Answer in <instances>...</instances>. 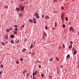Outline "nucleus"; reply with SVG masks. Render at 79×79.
<instances>
[{"instance_id":"f257e3e1","label":"nucleus","mask_w":79,"mask_h":79,"mask_svg":"<svg viewBox=\"0 0 79 79\" xmlns=\"http://www.w3.org/2000/svg\"><path fill=\"white\" fill-rule=\"evenodd\" d=\"M4 37L5 38V39H8V36L7 35H6Z\"/></svg>"},{"instance_id":"f03ea898","label":"nucleus","mask_w":79,"mask_h":79,"mask_svg":"<svg viewBox=\"0 0 79 79\" xmlns=\"http://www.w3.org/2000/svg\"><path fill=\"white\" fill-rule=\"evenodd\" d=\"M77 51H74V55H76V53H77Z\"/></svg>"},{"instance_id":"7ed1b4c3","label":"nucleus","mask_w":79,"mask_h":79,"mask_svg":"<svg viewBox=\"0 0 79 79\" xmlns=\"http://www.w3.org/2000/svg\"><path fill=\"white\" fill-rule=\"evenodd\" d=\"M16 44H17V43H19V40H16L15 41Z\"/></svg>"},{"instance_id":"20e7f679","label":"nucleus","mask_w":79,"mask_h":79,"mask_svg":"<svg viewBox=\"0 0 79 79\" xmlns=\"http://www.w3.org/2000/svg\"><path fill=\"white\" fill-rule=\"evenodd\" d=\"M10 37L11 38H14V37H15V35H11Z\"/></svg>"},{"instance_id":"39448f33","label":"nucleus","mask_w":79,"mask_h":79,"mask_svg":"<svg viewBox=\"0 0 79 79\" xmlns=\"http://www.w3.org/2000/svg\"><path fill=\"white\" fill-rule=\"evenodd\" d=\"M49 18H49V17H48V16H46L45 17V19H49Z\"/></svg>"},{"instance_id":"423d86ee","label":"nucleus","mask_w":79,"mask_h":79,"mask_svg":"<svg viewBox=\"0 0 79 79\" xmlns=\"http://www.w3.org/2000/svg\"><path fill=\"white\" fill-rule=\"evenodd\" d=\"M24 6H23V7H22L21 8V11H23V10H24Z\"/></svg>"},{"instance_id":"0eeeda50","label":"nucleus","mask_w":79,"mask_h":79,"mask_svg":"<svg viewBox=\"0 0 79 79\" xmlns=\"http://www.w3.org/2000/svg\"><path fill=\"white\" fill-rule=\"evenodd\" d=\"M29 21L30 22V23H33V21H32V20L31 19L29 20Z\"/></svg>"},{"instance_id":"6e6552de","label":"nucleus","mask_w":79,"mask_h":79,"mask_svg":"<svg viewBox=\"0 0 79 79\" xmlns=\"http://www.w3.org/2000/svg\"><path fill=\"white\" fill-rule=\"evenodd\" d=\"M39 15V14H38L37 13H35L34 14V15L35 16H37V15Z\"/></svg>"},{"instance_id":"1a4fd4ad","label":"nucleus","mask_w":79,"mask_h":79,"mask_svg":"<svg viewBox=\"0 0 79 79\" xmlns=\"http://www.w3.org/2000/svg\"><path fill=\"white\" fill-rule=\"evenodd\" d=\"M33 48V45H32V44H31V47H30V49L32 48Z\"/></svg>"},{"instance_id":"9d476101","label":"nucleus","mask_w":79,"mask_h":79,"mask_svg":"<svg viewBox=\"0 0 79 79\" xmlns=\"http://www.w3.org/2000/svg\"><path fill=\"white\" fill-rule=\"evenodd\" d=\"M72 45L71 44H70L69 47V48H71V47H72Z\"/></svg>"},{"instance_id":"9b49d317","label":"nucleus","mask_w":79,"mask_h":79,"mask_svg":"<svg viewBox=\"0 0 79 79\" xmlns=\"http://www.w3.org/2000/svg\"><path fill=\"white\" fill-rule=\"evenodd\" d=\"M69 57H70V55H67V58H69Z\"/></svg>"},{"instance_id":"f8f14e48","label":"nucleus","mask_w":79,"mask_h":79,"mask_svg":"<svg viewBox=\"0 0 79 79\" xmlns=\"http://www.w3.org/2000/svg\"><path fill=\"white\" fill-rule=\"evenodd\" d=\"M73 27H70V30L71 31L72 30H73Z\"/></svg>"},{"instance_id":"ddd939ff","label":"nucleus","mask_w":79,"mask_h":79,"mask_svg":"<svg viewBox=\"0 0 79 79\" xmlns=\"http://www.w3.org/2000/svg\"><path fill=\"white\" fill-rule=\"evenodd\" d=\"M26 71H27L26 70H24L23 73V74H24L25 73H26Z\"/></svg>"},{"instance_id":"4468645a","label":"nucleus","mask_w":79,"mask_h":79,"mask_svg":"<svg viewBox=\"0 0 79 79\" xmlns=\"http://www.w3.org/2000/svg\"><path fill=\"white\" fill-rule=\"evenodd\" d=\"M2 44L3 45H5V44L3 42H1Z\"/></svg>"},{"instance_id":"2eb2a0df","label":"nucleus","mask_w":79,"mask_h":79,"mask_svg":"<svg viewBox=\"0 0 79 79\" xmlns=\"http://www.w3.org/2000/svg\"><path fill=\"white\" fill-rule=\"evenodd\" d=\"M39 15L38 14V15H37V16H36V18H38V19H39Z\"/></svg>"},{"instance_id":"dca6fc26","label":"nucleus","mask_w":79,"mask_h":79,"mask_svg":"<svg viewBox=\"0 0 79 79\" xmlns=\"http://www.w3.org/2000/svg\"><path fill=\"white\" fill-rule=\"evenodd\" d=\"M55 27H56V26H57V23L55 22Z\"/></svg>"},{"instance_id":"f3484780","label":"nucleus","mask_w":79,"mask_h":79,"mask_svg":"<svg viewBox=\"0 0 79 79\" xmlns=\"http://www.w3.org/2000/svg\"><path fill=\"white\" fill-rule=\"evenodd\" d=\"M4 8H6V9H7L8 8V7L7 6H4Z\"/></svg>"},{"instance_id":"a211bd4d","label":"nucleus","mask_w":79,"mask_h":79,"mask_svg":"<svg viewBox=\"0 0 79 79\" xmlns=\"http://www.w3.org/2000/svg\"><path fill=\"white\" fill-rule=\"evenodd\" d=\"M26 49H23V50L22 51V52H23L24 53V52H25V51H26Z\"/></svg>"},{"instance_id":"6ab92c4d","label":"nucleus","mask_w":79,"mask_h":79,"mask_svg":"<svg viewBox=\"0 0 79 79\" xmlns=\"http://www.w3.org/2000/svg\"><path fill=\"white\" fill-rule=\"evenodd\" d=\"M64 14H62L61 17H64Z\"/></svg>"},{"instance_id":"aec40b11","label":"nucleus","mask_w":79,"mask_h":79,"mask_svg":"<svg viewBox=\"0 0 79 79\" xmlns=\"http://www.w3.org/2000/svg\"><path fill=\"white\" fill-rule=\"evenodd\" d=\"M11 44H13V43H14V41L12 40L11 41Z\"/></svg>"},{"instance_id":"412c9836","label":"nucleus","mask_w":79,"mask_h":79,"mask_svg":"<svg viewBox=\"0 0 79 79\" xmlns=\"http://www.w3.org/2000/svg\"><path fill=\"white\" fill-rule=\"evenodd\" d=\"M41 76L42 77H44V75L43 74H41Z\"/></svg>"},{"instance_id":"4be33fe9","label":"nucleus","mask_w":79,"mask_h":79,"mask_svg":"<svg viewBox=\"0 0 79 79\" xmlns=\"http://www.w3.org/2000/svg\"><path fill=\"white\" fill-rule=\"evenodd\" d=\"M14 34H17V31H14Z\"/></svg>"},{"instance_id":"5701e85b","label":"nucleus","mask_w":79,"mask_h":79,"mask_svg":"<svg viewBox=\"0 0 79 79\" xmlns=\"http://www.w3.org/2000/svg\"><path fill=\"white\" fill-rule=\"evenodd\" d=\"M19 16H20V17H21V16H22V13H20L19 14Z\"/></svg>"},{"instance_id":"b1692460","label":"nucleus","mask_w":79,"mask_h":79,"mask_svg":"<svg viewBox=\"0 0 79 79\" xmlns=\"http://www.w3.org/2000/svg\"><path fill=\"white\" fill-rule=\"evenodd\" d=\"M63 48H65V45H64V44H63L62 45Z\"/></svg>"},{"instance_id":"393cba45","label":"nucleus","mask_w":79,"mask_h":79,"mask_svg":"<svg viewBox=\"0 0 79 79\" xmlns=\"http://www.w3.org/2000/svg\"><path fill=\"white\" fill-rule=\"evenodd\" d=\"M65 20H66V21H68V17H66L65 18Z\"/></svg>"},{"instance_id":"a878e982","label":"nucleus","mask_w":79,"mask_h":79,"mask_svg":"<svg viewBox=\"0 0 79 79\" xmlns=\"http://www.w3.org/2000/svg\"><path fill=\"white\" fill-rule=\"evenodd\" d=\"M6 31L7 32H10V30H9V29H7Z\"/></svg>"},{"instance_id":"bb28decb","label":"nucleus","mask_w":79,"mask_h":79,"mask_svg":"<svg viewBox=\"0 0 79 79\" xmlns=\"http://www.w3.org/2000/svg\"><path fill=\"white\" fill-rule=\"evenodd\" d=\"M45 29H46V30H47V29H48V28H47V26H46L45 27Z\"/></svg>"},{"instance_id":"cd10ccee","label":"nucleus","mask_w":79,"mask_h":79,"mask_svg":"<svg viewBox=\"0 0 79 79\" xmlns=\"http://www.w3.org/2000/svg\"><path fill=\"white\" fill-rule=\"evenodd\" d=\"M37 73V71H36L35 73V74H36Z\"/></svg>"},{"instance_id":"c85d7f7f","label":"nucleus","mask_w":79,"mask_h":79,"mask_svg":"<svg viewBox=\"0 0 79 79\" xmlns=\"http://www.w3.org/2000/svg\"><path fill=\"white\" fill-rule=\"evenodd\" d=\"M53 2H57V0H54Z\"/></svg>"},{"instance_id":"c756f323","label":"nucleus","mask_w":79,"mask_h":79,"mask_svg":"<svg viewBox=\"0 0 79 79\" xmlns=\"http://www.w3.org/2000/svg\"><path fill=\"white\" fill-rule=\"evenodd\" d=\"M61 18H62V19L63 21V20H64V17H61Z\"/></svg>"},{"instance_id":"7c9ffc66","label":"nucleus","mask_w":79,"mask_h":79,"mask_svg":"<svg viewBox=\"0 0 79 79\" xmlns=\"http://www.w3.org/2000/svg\"><path fill=\"white\" fill-rule=\"evenodd\" d=\"M14 27H18L17 26V25H14Z\"/></svg>"},{"instance_id":"2f4dec72","label":"nucleus","mask_w":79,"mask_h":79,"mask_svg":"<svg viewBox=\"0 0 79 79\" xmlns=\"http://www.w3.org/2000/svg\"><path fill=\"white\" fill-rule=\"evenodd\" d=\"M33 21H35V19L34 18H33Z\"/></svg>"},{"instance_id":"473e14b6","label":"nucleus","mask_w":79,"mask_h":79,"mask_svg":"<svg viewBox=\"0 0 79 79\" xmlns=\"http://www.w3.org/2000/svg\"><path fill=\"white\" fill-rule=\"evenodd\" d=\"M16 63L17 64H19V61H16Z\"/></svg>"},{"instance_id":"72a5a7b5","label":"nucleus","mask_w":79,"mask_h":79,"mask_svg":"<svg viewBox=\"0 0 79 79\" xmlns=\"http://www.w3.org/2000/svg\"><path fill=\"white\" fill-rule=\"evenodd\" d=\"M1 67H2V68H3V66L2 64H1Z\"/></svg>"},{"instance_id":"f704fd0d","label":"nucleus","mask_w":79,"mask_h":79,"mask_svg":"<svg viewBox=\"0 0 79 79\" xmlns=\"http://www.w3.org/2000/svg\"><path fill=\"white\" fill-rule=\"evenodd\" d=\"M56 59L57 60V61H59V59L58 58L56 57Z\"/></svg>"},{"instance_id":"c9c22d12","label":"nucleus","mask_w":79,"mask_h":79,"mask_svg":"<svg viewBox=\"0 0 79 79\" xmlns=\"http://www.w3.org/2000/svg\"><path fill=\"white\" fill-rule=\"evenodd\" d=\"M15 31H18V28H15Z\"/></svg>"},{"instance_id":"e433bc0d","label":"nucleus","mask_w":79,"mask_h":79,"mask_svg":"<svg viewBox=\"0 0 79 79\" xmlns=\"http://www.w3.org/2000/svg\"><path fill=\"white\" fill-rule=\"evenodd\" d=\"M63 27H65V25H64L63 24Z\"/></svg>"},{"instance_id":"4c0bfd02","label":"nucleus","mask_w":79,"mask_h":79,"mask_svg":"<svg viewBox=\"0 0 79 79\" xmlns=\"http://www.w3.org/2000/svg\"><path fill=\"white\" fill-rule=\"evenodd\" d=\"M29 73H28L27 75V77H28V76H29Z\"/></svg>"},{"instance_id":"58836bf2","label":"nucleus","mask_w":79,"mask_h":79,"mask_svg":"<svg viewBox=\"0 0 79 79\" xmlns=\"http://www.w3.org/2000/svg\"><path fill=\"white\" fill-rule=\"evenodd\" d=\"M20 60L21 61H23V59L22 58H20Z\"/></svg>"},{"instance_id":"ea45409f","label":"nucleus","mask_w":79,"mask_h":79,"mask_svg":"<svg viewBox=\"0 0 79 79\" xmlns=\"http://www.w3.org/2000/svg\"><path fill=\"white\" fill-rule=\"evenodd\" d=\"M52 59H50V61H52Z\"/></svg>"},{"instance_id":"a19ab883","label":"nucleus","mask_w":79,"mask_h":79,"mask_svg":"<svg viewBox=\"0 0 79 79\" xmlns=\"http://www.w3.org/2000/svg\"><path fill=\"white\" fill-rule=\"evenodd\" d=\"M33 76H35V73H33Z\"/></svg>"},{"instance_id":"79ce46f5","label":"nucleus","mask_w":79,"mask_h":79,"mask_svg":"<svg viewBox=\"0 0 79 79\" xmlns=\"http://www.w3.org/2000/svg\"><path fill=\"white\" fill-rule=\"evenodd\" d=\"M38 62L39 63H42L41 61H40L39 60H38Z\"/></svg>"},{"instance_id":"37998d69","label":"nucleus","mask_w":79,"mask_h":79,"mask_svg":"<svg viewBox=\"0 0 79 79\" xmlns=\"http://www.w3.org/2000/svg\"><path fill=\"white\" fill-rule=\"evenodd\" d=\"M75 50V48H73L72 49L73 51H74Z\"/></svg>"},{"instance_id":"c03bdc74","label":"nucleus","mask_w":79,"mask_h":79,"mask_svg":"<svg viewBox=\"0 0 79 79\" xmlns=\"http://www.w3.org/2000/svg\"><path fill=\"white\" fill-rule=\"evenodd\" d=\"M39 68H41V66H40V65H39Z\"/></svg>"},{"instance_id":"a18cd8bd","label":"nucleus","mask_w":79,"mask_h":79,"mask_svg":"<svg viewBox=\"0 0 79 79\" xmlns=\"http://www.w3.org/2000/svg\"><path fill=\"white\" fill-rule=\"evenodd\" d=\"M61 68H63V65H61L60 66Z\"/></svg>"},{"instance_id":"49530a36","label":"nucleus","mask_w":79,"mask_h":79,"mask_svg":"<svg viewBox=\"0 0 79 79\" xmlns=\"http://www.w3.org/2000/svg\"><path fill=\"white\" fill-rule=\"evenodd\" d=\"M24 27V25H23L22 26V27Z\"/></svg>"},{"instance_id":"de8ad7c7","label":"nucleus","mask_w":79,"mask_h":79,"mask_svg":"<svg viewBox=\"0 0 79 79\" xmlns=\"http://www.w3.org/2000/svg\"><path fill=\"white\" fill-rule=\"evenodd\" d=\"M9 29L10 31H11V29H12V28H10Z\"/></svg>"},{"instance_id":"09e8293b","label":"nucleus","mask_w":79,"mask_h":79,"mask_svg":"<svg viewBox=\"0 0 79 79\" xmlns=\"http://www.w3.org/2000/svg\"><path fill=\"white\" fill-rule=\"evenodd\" d=\"M2 71H1L0 72V75L2 74Z\"/></svg>"},{"instance_id":"8fccbe9b","label":"nucleus","mask_w":79,"mask_h":79,"mask_svg":"<svg viewBox=\"0 0 79 79\" xmlns=\"http://www.w3.org/2000/svg\"><path fill=\"white\" fill-rule=\"evenodd\" d=\"M70 43L71 44H73V42H71V41L70 42Z\"/></svg>"},{"instance_id":"3c124183","label":"nucleus","mask_w":79,"mask_h":79,"mask_svg":"<svg viewBox=\"0 0 79 79\" xmlns=\"http://www.w3.org/2000/svg\"><path fill=\"white\" fill-rule=\"evenodd\" d=\"M61 48H62L60 46V49H61Z\"/></svg>"},{"instance_id":"603ef678","label":"nucleus","mask_w":79,"mask_h":79,"mask_svg":"<svg viewBox=\"0 0 79 79\" xmlns=\"http://www.w3.org/2000/svg\"><path fill=\"white\" fill-rule=\"evenodd\" d=\"M37 23V22H36V21H35L34 23H35H35Z\"/></svg>"},{"instance_id":"864d4df0","label":"nucleus","mask_w":79,"mask_h":79,"mask_svg":"<svg viewBox=\"0 0 79 79\" xmlns=\"http://www.w3.org/2000/svg\"><path fill=\"white\" fill-rule=\"evenodd\" d=\"M44 15H42V18H44Z\"/></svg>"},{"instance_id":"5fc2aeb1","label":"nucleus","mask_w":79,"mask_h":79,"mask_svg":"<svg viewBox=\"0 0 79 79\" xmlns=\"http://www.w3.org/2000/svg\"><path fill=\"white\" fill-rule=\"evenodd\" d=\"M49 77H50V78L52 79V77L51 76H50Z\"/></svg>"},{"instance_id":"6e6d98bb","label":"nucleus","mask_w":79,"mask_h":79,"mask_svg":"<svg viewBox=\"0 0 79 79\" xmlns=\"http://www.w3.org/2000/svg\"><path fill=\"white\" fill-rule=\"evenodd\" d=\"M17 11H19V9L18 8V9L17 10Z\"/></svg>"},{"instance_id":"4d7b16f0","label":"nucleus","mask_w":79,"mask_h":79,"mask_svg":"<svg viewBox=\"0 0 79 79\" xmlns=\"http://www.w3.org/2000/svg\"><path fill=\"white\" fill-rule=\"evenodd\" d=\"M61 9L62 10H63V9H64V8L63 7H61Z\"/></svg>"},{"instance_id":"13d9d810","label":"nucleus","mask_w":79,"mask_h":79,"mask_svg":"<svg viewBox=\"0 0 79 79\" xmlns=\"http://www.w3.org/2000/svg\"><path fill=\"white\" fill-rule=\"evenodd\" d=\"M33 79H35V77H33Z\"/></svg>"},{"instance_id":"bf43d9fd","label":"nucleus","mask_w":79,"mask_h":79,"mask_svg":"<svg viewBox=\"0 0 79 79\" xmlns=\"http://www.w3.org/2000/svg\"><path fill=\"white\" fill-rule=\"evenodd\" d=\"M30 77L31 78H32V76L31 75Z\"/></svg>"},{"instance_id":"052dcab7","label":"nucleus","mask_w":79,"mask_h":79,"mask_svg":"<svg viewBox=\"0 0 79 79\" xmlns=\"http://www.w3.org/2000/svg\"><path fill=\"white\" fill-rule=\"evenodd\" d=\"M22 28H23V27H20V29H22Z\"/></svg>"},{"instance_id":"680f3d73","label":"nucleus","mask_w":79,"mask_h":79,"mask_svg":"<svg viewBox=\"0 0 79 79\" xmlns=\"http://www.w3.org/2000/svg\"><path fill=\"white\" fill-rule=\"evenodd\" d=\"M29 53H30V54L31 53V55H32V53H31V52H29Z\"/></svg>"},{"instance_id":"e2e57ef3","label":"nucleus","mask_w":79,"mask_h":79,"mask_svg":"<svg viewBox=\"0 0 79 79\" xmlns=\"http://www.w3.org/2000/svg\"><path fill=\"white\" fill-rule=\"evenodd\" d=\"M2 61H0V64H1V63H2Z\"/></svg>"},{"instance_id":"0e129e2a","label":"nucleus","mask_w":79,"mask_h":79,"mask_svg":"<svg viewBox=\"0 0 79 79\" xmlns=\"http://www.w3.org/2000/svg\"><path fill=\"white\" fill-rule=\"evenodd\" d=\"M18 8H16V10H18Z\"/></svg>"},{"instance_id":"69168bd1","label":"nucleus","mask_w":79,"mask_h":79,"mask_svg":"<svg viewBox=\"0 0 79 79\" xmlns=\"http://www.w3.org/2000/svg\"><path fill=\"white\" fill-rule=\"evenodd\" d=\"M78 67H79V63H78Z\"/></svg>"},{"instance_id":"338daca9","label":"nucleus","mask_w":79,"mask_h":79,"mask_svg":"<svg viewBox=\"0 0 79 79\" xmlns=\"http://www.w3.org/2000/svg\"><path fill=\"white\" fill-rule=\"evenodd\" d=\"M52 29H55V28H53Z\"/></svg>"},{"instance_id":"774afa93","label":"nucleus","mask_w":79,"mask_h":79,"mask_svg":"<svg viewBox=\"0 0 79 79\" xmlns=\"http://www.w3.org/2000/svg\"><path fill=\"white\" fill-rule=\"evenodd\" d=\"M21 1L23 2V1H24V0H21Z\"/></svg>"}]
</instances>
